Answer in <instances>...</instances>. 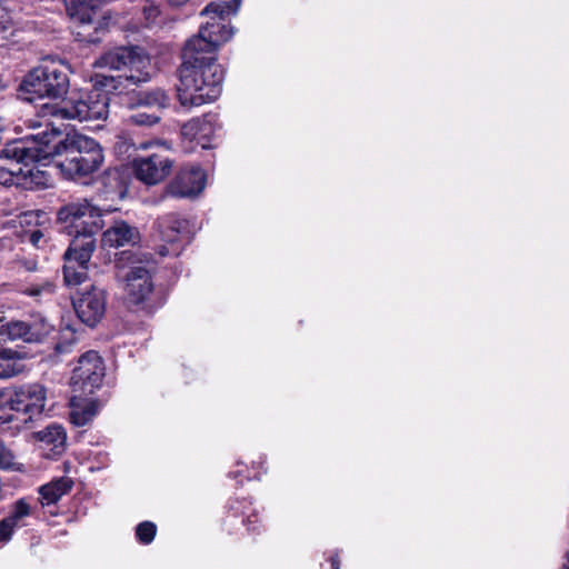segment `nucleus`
Listing matches in <instances>:
<instances>
[{
	"label": "nucleus",
	"instance_id": "1",
	"mask_svg": "<svg viewBox=\"0 0 569 569\" xmlns=\"http://www.w3.org/2000/svg\"><path fill=\"white\" fill-rule=\"evenodd\" d=\"M8 153L26 162L57 157L56 167L61 174L74 181L91 177L104 162L102 148L94 139L78 133L62 138L54 128L23 138Z\"/></svg>",
	"mask_w": 569,
	"mask_h": 569
},
{
	"label": "nucleus",
	"instance_id": "2",
	"mask_svg": "<svg viewBox=\"0 0 569 569\" xmlns=\"http://www.w3.org/2000/svg\"><path fill=\"white\" fill-rule=\"evenodd\" d=\"M206 29L200 37L190 38L182 49V63L179 68L177 97L184 108L200 107L219 98L222 91L223 70L217 63L216 52L227 33L204 39Z\"/></svg>",
	"mask_w": 569,
	"mask_h": 569
},
{
	"label": "nucleus",
	"instance_id": "3",
	"mask_svg": "<svg viewBox=\"0 0 569 569\" xmlns=\"http://www.w3.org/2000/svg\"><path fill=\"white\" fill-rule=\"evenodd\" d=\"M47 402V389L40 383H27L0 391V423L16 428L41 416Z\"/></svg>",
	"mask_w": 569,
	"mask_h": 569
},
{
	"label": "nucleus",
	"instance_id": "4",
	"mask_svg": "<svg viewBox=\"0 0 569 569\" xmlns=\"http://www.w3.org/2000/svg\"><path fill=\"white\" fill-rule=\"evenodd\" d=\"M114 266L118 270L128 268L124 274L117 277L123 282L128 303L139 306L147 301L153 291L151 270L154 261L149 252L124 250L116 256Z\"/></svg>",
	"mask_w": 569,
	"mask_h": 569
},
{
	"label": "nucleus",
	"instance_id": "5",
	"mask_svg": "<svg viewBox=\"0 0 569 569\" xmlns=\"http://www.w3.org/2000/svg\"><path fill=\"white\" fill-rule=\"evenodd\" d=\"M69 89L67 68L53 60L43 61L23 79L21 90L32 101L41 98H62Z\"/></svg>",
	"mask_w": 569,
	"mask_h": 569
},
{
	"label": "nucleus",
	"instance_id": "6",
	"mask_svg": "<svg viewBox=\"0 0 569 569\" xmlns=\"http://www.w3.org/2000/svg\"><path fill=\"white\" fill-rule=\"evenodd\" d=\"M49 112L61 119L78 121L104 120L109 113V98L104 91L94 89L70 99L61 108L48 107Z\"/></svg>",
	"mask_w": 569,
	"mask_h": 569
},
{
	"label": "nucleus",
	"instance_id": "7",
	"mask_svg": "<svg viewBox=\"0 0 569 569\" xmlns=\"http://www.w3.org/2000/svg\"><path fill=\"white\" fill-rule=\"evenodd\" d=\"M98 66L113 70L129 68L126 80L132 83L146 82L150 79L151 60L139 47H120L104 53Z\"/></svg>",
	"mask_w": 569,
	"mask_h": 569
},
{
	"label": "nucleus",
	"instance_id": "8",
	"mask_svg": "<svg viewBox=\"0 0 569 569\" xmlns=\"http://www.w3.org/2000/svg\"><path fill=\"white\" fill-rule=\"evenodd\" d=\"M81 218L82 216H64L60 219L62 223H67V233L74 236L63 257H72L80 263H89L96 249L93 234L101 226L93 223L91 227H86Z\"/></svg>",
	"mask_w": 569,
	"mask_h": 569
},
{
	"label": "nucleus",
	"instance_id": "9",
	"mask_svg": "<svg viewBox=\"0 0 569 569\" xmlns=\"http://www.w3.org/2000/svg\"><path fill=\"white\" fill-rule=\"evenodd\" d=\"M240 7V0H230L221 2H210L201 11V14L207 18L204 24L199 29L198 34L200 37L202 31L206 29L207 36L203 34L204 39L212 40V37L228 34V38L221 41V46L229 41L233 34L232 29L229 27L228 18L230 14L237 13Z\"/></svg>",
	"mask_w": 569,
	"mask_h": 569
},
{
	"label": "nucleus",
	"instance_id": "10",
	"mask_svg": "<svg viewBox=\"0 0 569 569\" xmlns=\"http://www.w3.org/2000/svg\"><path fill=\"white\" fill-rule=\"evenodd\" d=\"M54 326L43 316H31L27 320H13L0 326V335L10 340L23 342H43L53 331Z\"/></svg>",
	"mask_w": 569,
	"mask_h": 569
},
{
	"label": "nucleus",
	"instance_id": "11",
	"mask_svg": "<svg viewBox=\"0 0 569 569\" xmlns=\"http://www.w3.org/2000/svg\"><path fill=\"white\" fill-rule=\"evenodd\" d=\"M104 377V366L102 358L96 351L83 353L77 367L73 369L71 383L74 390L82 393H93L101 386Z\"/></svg>",
	"mask_w": 569,
	"mask_h": 569
},
{
	"label": "nucleus",
	"instance_id": "12",
	"mask_svg": "<svg viewBox=\"0 0 569 569\" xmlns=\"http://www.w3.org/2000/svg\"><path fill=\"white\" fill-rule=\"evenodd\" d=\"M79 319L89 327H94L106 312V291L96 286L86 289L73 302Z\"/></svg>",
	"mask_w": 569,
	"mask_h": 569
},
{
	"label": "nucleus",
	"instance_id": "13",
	"mask_svg": "<svg viewBox=\"0 0 569 569\" xmlns=\"http://www.w3.org/2000/svg\"><path fill=\"white\" fill-rule=\"evenodd\" d=\"M206 186L204 171L197 166L183 167L169 183L168 193L176 198H194Z\"/></svg>",
	"mask_w": 569,
	"mask_h": 569
},
{
	"label": "nucleus",
	"instance_id": "14",
	"mask_svg": "<svg viewBox=\"0 0 569 569\" xmlns=\"http://www.w3.org/2000/svg\"><path fill=\"white\" fill-rule=\"evenodd\" d=\"M132 166L138 180L146 184H157L170 173L172 162L163 154L153 153L148 157L136 158Z\"/></svg>",
	"mask_w": 569,
	"mask_h": 569
},
{
	"label": "nucleus",
	"instance_id": "15",
	"mask_svg": "<svg viewBox=\"0 0 569 569\" xmlns=\"http://www.w3.org/2000/svg\"><path fill=\"white\" fill-rule=\"evenodd\" d=\"M21 141H18L11 146H8L4 149L6 156L14 158L17 160V162L13 163L11 168L0 169V182L3 184H20V183H22V179H24V180L30 179V182L34 183L37 187H44L47 184L46 173L39 169L29 168V164L34 163L36 161L26 162V161L19 160L13 154L8 153V149L14 147L16 144H18Z\"/></svg>",
	"mask_w": 569,
	"mask_h": 569
},
{
	"label": "nucleus",
	"instance_id": "16",
	"mask_svg": "<svg viewBox=\"0 0 569 569\" xmlns=\"http://www.w3.org/2000/svg\"><path fill=\"white\" fill-rule=\"evenodd\" d=\"M69 17L83 29L92 28L94 31L101 27L97 21L98 11L103 0H64Z\"/></svg>",
	"mask_w": 569,
	"mask_h": 569
},
{
	"label": "nucleus",
	"instance_id": "17",
	"mask_svg": "<svg viewBox=\"0 0 569 569\" xmlns=\"http://www.w3.org/2000/svg\"><path fill=\"white\" fill-rule=\"evenodd\" d=\"M103 243L109 247L134 246L140 241V232L126 221L118 220L103 233Z\"/></svg>",
	"mask_w": 569,
	"mask_h": 569
},
{
	"label": "nucleus",
	"instance_id": "18",
	"mask_svg": "<svg viewBox=\"0 0 569 569\" xmlns=\"http://www.w3.org/2000/svg\"><path fill=\"white\" fill-rule=\"evenodd\" d=\"M99 403L92 399L73 397L70 401V421L77 427L88 425L97 416Z\"/></svg>",
	"mask_w": 569,
	"mask_h": 569
},
{
	"label": "nucleus",
	"instance_id": "19",
	"mask_svg": "<svg viewBox=\"0 0 569 569\" xmlns=\"http://www.w3.org/2000/svg\"><path fill=\"white\" fill-rule=\"evenodd\" d=\"M212 133L213 126L210 116L191 119L181 127L183 138L189 141H197L202 147H206V141L209 140Z\"/></svg>",
	"mask_w": 569,
	"mask_h": 569
},
{
	"label": "nucleus",
	"instance_id": "20",
	"mask_svg": "<svg viewBox=\"0 0 569 569\" xmlns=\"http://www.w3.org/2000/svg\"><path fill=\"white\" fill-rule=\"evenodd\" d=\"M73 487V480L69 477L56 479L39 489L42 506L56 503L62 496L67 495Z\"/></svg>",
	"mask_w": 569,
	"mask_h": 569
},
{
	"label": "nucleus",
	"instance_id": "21",
	"mask_svg": "<svg viewBox=\"0 0 569 569\" xmlns=\"http://www.w3.org/2000/svg\"><path fill=\"white\" fill-rule=\"evenodd\" d=\"M169 96L163 89L156 88L152 90L141 91L137 94V102L132 106L138 108H148L152 111L164 109L169 106Z\"/></svg>",
	"mask_w": 569,
	"mask_h": 569
},
{
	"label": "nucleus",
	"instance_id": "22",
	"mask_svg": "<svg viewBox=\"0 0 569 569\" xmlns=\"http://www.w3.org/2000/svg\"><path fill=\"white\" fill-rule=\"evenodd\" d=\"M119 210L118 208L111 209L110 207H99L98 204L93 203L92 200H89L87 198H72L70 201H68L66 204H63L58 213H102V212H111Z\"/></svg>",
	"mask_w": 569,
	"mask_h": 569
},
{
	"label": "nucleus",
	"instance_id": "23",
	"mask_svg": "<svg viewBox=\"0 0 569 569\" xmlns=\"http://www.w3.org/2000/svg\"><path fill=\"white\" fill-rule=\"evenodd\" d=\"M19 352L11 349H0V379H8L22 372L23 365Z\"/></svg>",
	"mask_w": 569,
	"mask_h": 569
},
{
	"label": "nucleus",
	"instance_id": "24",
	"mask_svg": "<svg viewBox=\"0 0 569 569\" xmlns=\"http://www.w3.org/2000/svg\"><path fill=\"white\" fill-rule=\"evenodd\" d=\"M171 219L160 223L161 239L173 243L182 238H188V222L186 219H178L169 216Z\"/></svg>",
	"mask_w": 569,
	"mask_h": 569
},
{
	"label": "nucleus",
	"instance_id": "25",
	"mask_svg": "<svg viewBox=\"0 0 569 569\" xmlns=\"http://www.w3.org/2000/svg\"><path fill=\"white\" fill-rule=\"evenodd\" d=\"M63 279L68 286H78L82 283L88 276V263H80L72 257H63Z\"/></svg>",
	"mask_w": 569,
	"mask_h": 569
},
{
	"label": "nucleus",
	"instance_id": "26",
	"mask_svg": "<svg viewBox=\"0 0 569 569\" xmlns=\"http://www.w3.org/2000/svg\"><path fill=\"white\" fill-rule=\"evenodd\" d=\"M39 440L52 449L61 451L64 448L67 436L64 429L59 425L48 426L38 432Z\"/></svg>",
	"mask_w": 569,
	"mask_h": 569
},
{
	"label": "nucleus",
	"instance_id": "27",
	"mask_svg": "<svg viewBox=\"0 0 569 569\" xmlns=\"http://www.w3.org/2000/svg\"><path fill=\"white\" fill-rule=\"evenodd\" d=\"M31 513L30 505L24 499L16 501L6 518L13 525V527L21 528L26 526V518Z\"/></svg>",
	"mask_w": 569,
	"mask_h": 569
},
{
	"label": "nucleus",
	"instance_id": "28",
	"mask_svg": "<svg viewBox=\"0 0 569 569\" xmlns=\"http://www.w3.org/2000/svg\"><path fill=\"white\" fill-rule=\"evenodd\" d=\"M166 0H147L143 7V16L148 26L157 22V18L162 12V6Z\"/></svg>",
	"mask_w": 569,
	"mask_h": 569
},
{
	"label": "nucleus",
	"instance_id": "29",
	"mask_svg": "<svg viewBox=\"0 0 569 569\" xmlns=\"http://www.w3.org/2000/svg\"><path fill=\"white\" fill-rule=\"evenodd\" d=\"M157 532V527L153 522L144 521L138 525L136 529L137 538L141 543L148 545L150 543Z\"/></svg>",
	"mask_w": 569,
	"mask_h": 569
},
{
	"label": "nucleus",
	"instance_id": "30",
	"mask_svg": "<svg viewBox=\"0 0 569 569\" xmlns=\"http://www.w3.org/2000/svg\"><path fill=\"white\" fill-rule=\"evenodd\" d=\"M160 120L158 112L137 111L129 117V121L137 126H152Z\"/></svg>",
	"mask_w": 569,
	"mask_h": 569
},
{
	"label": "nucleus",
	"instance_id": "31",
	"mask_svg": "<svg viewBox=\"0 0 569 569\" xmlns=\"http://www.w3.org/2000/svg\"><path fill=\"white\" fill-rule=\"evenodd\" d=\"M16 466V456L11 449H9L0 440V469L8 470L13 469Z\"/></svg>",
	"mask_w": 569,
	"mask_h": 569
},
{
	"label": "nucleus",
	"instance_id": "32",
	"mask_svg": "<svg viewBox=\"0 0 569 569\" xmlns=\"http://www.w3.org/2000/svg\"><path fill=\"white\" fill-rule=\"evenodd\" d=\"M14 530L16 528L13 525H11V522L4 517L0 521V542H8L11 539Z\"/></svg>",
	"mask_w": 569,
	"mask_h": 569
},
{
	"label": "nucleus",
	"instance_id": "33",
	"mask_svg": "<svg viewBox=\"0 0 569 569\" xmlns=\"http://www.w3.org/2000/svg\"><path fill=\"white\" fill-rule=\"evenodd\" d=\"M54 291V286L51 283V282H46L42 286H32L30 289H29V295L30 296H34V297H38V296H41L43 293L46 295H52Z\"/></svg>",
	"mask_w": 569,
	"mask_h": 569
},
{
	"label": "nucleus",
	"instance_id": "34",
	"mask_svg": "<svg viewBox=\"0 0 569 569\" xmlns=\"http://www.w3.org/2000/svg\"><path fill=\"white\" fill-rule=\"evenodd\" d=\"M43 238V233L40 231V230H34L30 233V242L36 246V247H40V241L42 240Z\"/></svg>",
	"mask_w": 569,
	"mask_h": 569
},
{
	"label": "nucleus",
	"instance_id": "35",
	"mask_svg": "<svg viewBox=\"0 0 569 569\" xmlns=\"http://www.w3.org/2000/svg\"><path fill=\"white\" fill-rule=\"evenodd\" d=\"M77 36L80 37L82 40H86V41H89V42H93V41L97 40V38L93 37L90 32L78 31Z\"/></svg>",
	"mask_w": 569,
	"mask_h": 569
},
{
	"label": "nucleus",
	"instance_id": "36",
	"mask_svg": "<svg viewBox=\"0 0 569 569\" xmlns=\"http://www.w3.org/2000/svg\"><path fill=\"white\" fill-rule=\"evenodd\" d=\"M188 0H166V2L168 3V6H171V7H180L182 4H184Z\"/></svg>",
	"mask_w": 569,
	"mask_h": 569
},
{
	"label": "nucleus",
	"instance_id": "37",
	"mask_svg": "<svg viewBox=\"0 0 569 569\" xmlns=\"http://www.w3.org/2000/svg\"><path fill=\"white\" fill-rule=\"evenodd\" d=\"M331 569H340V561L338 557L331 558Z\"/></svg>",
	"mask_w": 569,
	"mask_h": 569
},
{
	"label": "nucleus",
	"instance_id": "38",
	"mask_svg": "<svg viewBox=\"0 0 569 569\" xmlns=\"http://www.w3.org/2000/svg\"><path fill=\"white\" fill-rule=\"evenodd\" d=\"M158 253H159L161 257H164V256L169 254V250H168V248H167V247L162 246V247H160V248H159Z\"/></svg>",
	"mask_w": 569,
	"mask_h": 569
},
{
	"label": "nucleus",
	"instance_id": "39",
	"mask_svg": "<svg viewBox=\"0 0 569 569\" xmlns=\"http://www.w3.org/2000/svg\"><path fill=\"white\" fill-rule=\"evenodd\" d=\"M563 569H569V553H568V557H567V563L565 565Z\"/></svg>",
	"mask_w": 569,
	"mask_h": 569
}]
</instances>
